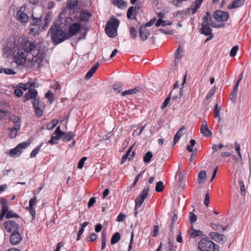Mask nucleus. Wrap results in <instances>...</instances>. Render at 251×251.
<instances>
[{
	"label": "nucleus",
	"mask_w": 251,
	"mask_h": 251,
	"mask_svg": "<svg viewBox=\"0 0 251 251\" xmlns=\"http://www.w3.org/2000/svg\"><path fill=\"white\" fill-rule=\"evenodd\" d=\"M45 57L44 50L40 45L30 41H26L23 46V50H19L15 55V62L18 65L37 70L42 65Z\"/></svg>",
	"instance_id": "nucleus-1"
},
{
	"label": "nucleus",
	"mask_w": 251,
	"mask_h": 251,
	"mask_svg": "<svg viewBox=\"0 0 251 251\" xmlns=\"http://www.w3.org/2000/svg\"><path fill=\"white\" fill-rule=\"evenodd\" d=\"M49 32L50 33L52 40L56 44L62 42L67 38L65 31L60 28L59 25L52 26Z\"/></svg>",
	"instance_id": "nucleus-2"
},
{
	"label": "nucleus",
	"mask_w": 251,
	"mask_h": 251,
	"mask_svg": "<svg viewBox=\"0 0 251 251\" xmlns=\"http://www.w3.org/2000/svg\"><path fill=\"white\" fill-rule=\"evenodd\" d=\"M198 249L201 251H219L218 245L208 238H202L198 242Z\"/></svg>",
	"instance_id": "nucleus-3"
},
{
	"label": "nucleus",
	"mask_w": 251,
	"mask_h": 251,
	"mask_svg": "<svg viewBox=\"0 0 251 251\" xmlns=\"http://www.w3.org/2000/svg\"><path fill=\"white\" fill-rule=\"evenodd\" d=\"M119 24V20L115 18L112 19L107 23L105 30L109 37L114 38L117 35V30Z\"/></svg>",
	"instance_id": "nucleus-4"
},
{
	"label": "nucleus",
	"mask_w": 251,
	"mask_h": 251,
	"mask_svg": "<svg viewBox=\"0 0 251 251\" xmlns=\"http://www.w3.org/2000/svg\"><path fill=\"white\" fill-rule=\"evenodd\" d=\"M211 22H213L211 21V15L209 12H207L206 15L202 17L201 28L200 29L201 33L205 36H208L211 33L212 29L210 27Z\"/></svg>",
	"instance_id": "nucleus-5"
},
{
	"label": "nucleus",
	"mask_w": 251,
	"mask_h": 251,
	"mask_svg": "<svg viewBox=\"0 0 251 251\" xmlns=\"http://www.w3.org/2000/svg\"><path fill=\"white\" fill-rule=\"evenodd\" d=\"M149 187L146 186L144 187L142 192L135 200V210H137L142 204L145 199L147 197L149 191Z\"/></svg>",
	"instance_id": "nucleus-6"
},
{
	"label": "nucleus",
	"mask_w": 251,
	"mask_h": 251,
	"mask_svg": "<svg viewBox=\"0 0 251 251\" xmlns=\"http://www.w3.org/2000/svg\"><path fill=\"white\" fill-rule=\"evenodd\" d=\"M213 16L216 21L224 22L227 20L229 15L227 12L218 10L214 13Z\"/></svg>",
	"instance_id": "nucleus-7"
},
{
	"label": "nucleus",
	"mask_w": 251,
	"mask_h": 251,
	"mask_svg": "<svg viewBox=\"0 0 251 251\" xmlns=\"http://www.w3.org/2000/svg\"><path fill=\"white\" fill-rule=\"evenodd\" d=\"M14 48L13 42L11 39H7L2 48L3 55L7 57L12 52Z\"/></svg>",
	"instance_id": "nucleus-8"
},
{
	"label": "nucleus",
	"mask_w": 251,
	"mask_h": 251,
	"mask_svg": "<svg viewBox=\"0 0 251 251\" xmlns=\"http://www.w3.org/2000/svg\"><path fill=\"white\" fill-rule=\"evenodd\" d=\"M4 227L6 231L8 232H14L19 230V225L13 221H8L3 224Z\"/></svg>",
	"instance_id": "nucleus-9"
},
{
	"label": "nucleus",
	"mask_w": 251,
	"mask_h": 251,
	"mask_svg": "<svg viewBox=\"0 0 251 251\" xmlns=\"http://www.w3.org/2000/svg\"><path fill=\"white\" fill-rule=\"evenodd\" d=\"M29 144L26 142H23L18 145L16 148L13 149L10 151V154L11 156H14L16 155H19L21 153V150L25 149L28 147Z\"/></svg>",
	"instance_id": "nucleus-10"
},
{
	"label": "nucleus",
	"mask_w": 251,
	"mask_h": 251,
	"mask_svg": "<svg viewBox=\"0 0 251 251\" xmlns=\"http://www.w3.org/2000/svg\"><path fill=\"white\" fill-rule=\"evenodd\" d=\"M62 135V131L60 129V126H58L52 135L50 140L48 141V143L50 144H56V141L61 137Z\"/></svg>",
	"instance_id": "nucleus-11"
},
{
	"label": "nucleus",
	"mask_w": 251,
	"mask_h": 251,
	"mask_svg": "<svg viewBox=\"0 0 251 251\" xmlns=\"http://www.w3.org/2000/svg\"><path fill=\"white\" fill-rule=\"evenodd\" d=\"M209 235L212 239L218 243L223 244L227 240L226 237L222 234H219L217 232H211Z\"/></svg>",
	"instance_id": "nucleus-12"
},
{
	"label": "nucleus",
	"mask_w": 251,
	"mask_h": 251,
	"mask_svg": "<svg viewBox=\"0 0 251 251\" xmlns=\"http://www.w3.org/2000/svg\"><path fill=\"white\" fill-rule=\"evenodd\" d=\"M25 7L22 6L17 13L18 20L21 23L26 22L28 19V16L24 12Z\"/></svg>",
	"instance_id": "nucleus-13"
},
{
	"label": "nucleus",
	"mask_w": 251,
	"mask_h": 251,
	"mask_svg": "<svg viewBox=\"0 0 251 251\" xmlns=\"http://www.w3.org/2000/svg\"><path fill=\"white\" fill-rule=\"evenodd\" d=\"M23 237L19 232V230L13 232L10 238V243L13 245L18 244L22 240Z\"/></svg>",
	"instance_id": "nucleus-14"
},
{
	"label": "nucleus",
	"mask_w": 251,
	"mask_h": 251,
	"mask_svg": "<svg viewBox=\"0 0 251 251\" xmlns=\"http://www.w3.org/2000/svg\"><path fill=\"white\" fill-rule=\"evenodd\" d=\"M81 26L79 23H75L71 25L69 29V33L71 36L77 34L80 30Z\"/></svg>",
	"instance_id": "nucleus-15"
},
{
	"label": "nucleus",
	"mask_w": 251,
	"mask_h": 251,
	"mask_svg": "<svg viewBox=\"0 0 251 251\" xmlns=\"http://www.w3.org/2000/svg\"><path fill=\"white\" fill-rule=\"evenodd\" d=\"M201 132L206 137H209L212 135L211 131L209 129L207 123L205 120L202 122L201 126Z\"/></svg>",
	"instance_id": "nucleus-16"
},
{
	"label": "nucleus",
	"mask_w": 251,
	"mask_h": 251,
	"mask_svg": "<svg viewBox=\"0 0 251 251\" xmlns=\"http://www.w3.org/2000/svg\"><path fill=\"white\" fill-rule=\"evenodd\" d=\"M139 33L140 38L143 41L146 40L150 35V32L146 27L141 26L139 29Z\"/></svg>",
	"instance_id": "nucleus-17"
},
{
	"label": "nucleus",
	"mask_w": 251,
	"mask_h": 251,
	"mask_svg": "<svg viewBox=\"0 0 251 251\" xmlns=\"http://www.w3.org/2000/svg\"><path fill=\"white\" fill-rule=\"evenodd\" d=\"M91 17V13L87 10H83L79 14L80 21L81 22H89Z\"/></svg>",
	"instance_id": "nucleus-18"
},
{
	"label": "nucleus",
	"mask_w": 251,
	"mask_h": 251,
	"mask_svg": "<svg viewBox=\"0 0 251 251\" xmlns=\"http://www.w3.org/2000/svg\"><path fill=\"white\" fill-rule=\"evenodd\" d=\"M37 91L33 88H30L27 93H26L24 96V101L30 99H33L37 96Z\"/></svg>",
	"instance_id": "nucleus-19"
},
{
	"label": "nucleus",
	"mask_w": 251,
	"mask_h": 251,
	"mask_svg": "<svg viewBox=\"0 0 251 251\" xmlns=\"http://www.w3.org/2000/svg\"><path fill=\"white\" fill-rule=\"evenodd\" d=\"M188 232L190 234L191 238H195L198 236L202 237L203 236L202 232L200 230L195 229L193 226L188 229Z\"/></svg>",
	"instance_id": "nucleus-20"
},
{
	"label": "nucleus",
	"mask_w": 251,
	"mask_h": 251,
	"mask_svg": "<svg viewBox=\"0 0 251 251\" xmlns=\"http://www.w3.org/2000/svg\"><path fill=\"white\" fill-rule=\"evenodd\" d=\"M21 126H19V125H14V126L12 128H8V130L10 131L9 136L11 138H15L17 135L18 132L20 129Z\"/></svg>",
	"instance_id": "nucleus-21"
},
{
	"label": "nucleus",
	"mask_w": 251,
	"mask_h": 251,
	"mask_svg": "<svg viewBox=\"0 0 251 251\" xmlns=\"http://www.w3.org/2000/svg\"><path fill=\"white\" fill-rule=\"evenodd\" d=\"M245 1V0H234L231 4L228 6V8L229 9L237 8L243 5Z\"/></svg>",
	"instance_id": "nucleus-22"
},
{
	"label": "nucleus",
	"mask_w": 251,
	"mask_h": 251,
	"mask_svg": "<svg viewBox=\"0 0 251 251\" xmlns=\"http://www.w3.org/2000/svg\"><path fill=\"white\" fill-rule=\"evenodd\" d=\"M202 0H196L195 2L193 3L191 7L188 8V10H191L192 11V14H195L197 11L198 9L200 7Z\"/></svg>",
	"instance_id": "nucleus-23"
},
{
	"label": "nucleus",
	"mask_w": 251,
	"mask_h": 251,
	"mask_svg": "<svg viewBox=\"0 0 251 251\" xmlns=\"http://www.w3.org/2000/svg\"><path fill=\"white\" fill-rule=\"evenodd\" d=\"M99 65H100V64L99 62H97L96 63H95V64L91 69V70L86 74L85 77L86 79L88 80L92 76L93 74L95 73V72L97 70Z\"/></svg>",
	"instance_id": "nucleus-24"
},
{
	"label": "nucleus",
	"mask_w": 251,
	"mask_h": 251,
	"mask_svg": "<svg viewBox=\"0 0 251 251\" xmlns=\"http://www.w3.org/2000/svg\"><path fill=\"white\" fill-rule=\"evenodd\" d=\"M62 140L63 141L68 142L70 141L74 136L75 134L72 132H64L62 131Z\"/></svg>",
	"instance_id": "nucleus-25"
},
{
	"label": "nucleus",
	"mask_w": 251,
	"mask_h": 251,
	"mask_svg": "<svg viewBox=\"0 0 251 251\" xmlns=\"http://www.w3.org/2000/svg\"><path fill=\"white\" fill-rule=\"evenodd\" d=\"M184 129H185V127L184 126H183L176 132V133L174 137L173 146H175L176 145V144L178 141L179 139L181 138V137L182 136V135L183 134L182 131Z\"/></svg>",
	"instance_id": "nucleus-26"
},
{
	"label": "nucleus",
	"mask_w": 251,
	"mask_h": 251,
	"mask_svg": "<svg viewBox=\"0 0 251 251\" xmlns=\"http://www.w3.org/2000/svg\"><path fill=\"white\" fill-rule=\"evenodd\" d=\"M140 90V88L139 87H135L133 89L126 90L122 92L121 94L123 96H125L126 95H131L133 94H136L139 92Z\"/></svg>",
	"instance_id": "nucleus-27"
},
{
	"label": "nucleus",
	"mask_w": 251,
	"mask_h": 251,
	"mask_svg": "<svg viewBox=\"0 0 251 251\" xmlns=\"http://www.w3.org/2000/svg\"><path fill=\"white\" fill-rule=\"evenodd\" d=\"M9 120L12 122L15 125H19V126H21V120H20L19 117H17L16 116L10 114L9 115Z\"/></svg>",
	"instance_id": "nucleus-28"
},
{
	"label": "nucleus",
	"mask_w": 251,
	"mask_h": 251,
	"mask_svg": "<svg viewBox=\"0 0 251 251\" xmlns=\"http://www.w3.org/2000/svg\"><path fill=\"white\" fill-rule=\"evenodd\" d=\"M206 173L205 171L201 170L198 175V183L201 184L203 183L206 179Z\"/></svg>",
	"instance_id": "nucleus-29"
},
{
	"label": "nucleus",
	"mask_w": 251,
	"mask_h": 251,
	"mask_svg": "<svg viewBox=\"0 0 251 251\" xmlns=\"http://www.w3.org/2000/svg\"><path fill=\"white\" fill-rule=\"evenodd\" d=\"M77 4V0H68L66 3L67 7L71 9H74Z\"/></svg>",
	"instance_id": "nucleus-30"
},
{
	"label": "nucleus",
	"mask_w": 251,
	"mask_h": 251,
	"mask_svg": "<svg viewBox=\"0 0 251 251\" xmlns=\"http://www.w3.org/2000/svg\"><path fill=\"white\" fill-rule=\"evenodd\" d=\"M113 4L119 8H123L126 6V2L122 0H112Z\"/></svg>",
	"instance_id": "nucleus-31"
},
{
	"label": "nucleus",
	"mask_w": 251,
	"mask_h": 251,
	"mask_svg": "<svg viewBox=\"0 0 251 251\" xmlns=\"http://www.w3.org/2000/svg\"><path fill=\"white\" fill-rule=\"evenodd\" d=\"M121 238V235L119 232H116L112 236V238L111 239L110 243L111 244H114L117 243Z\"/></svg>",
	"instance_id": "nucleus-32"
},
{
	"label": "nucleus",
	"mask_w": 251,
	"mask_h": 251,
	"mask_svg": "<svg viewBox=\"0 0 251 251\" xmlns=\"http://www.w3.org/2000/svg\"><path fill=\"white\" fill-rule=\"evenodd\" d=\"M211 226L212 228V229H213L214 230H218V231H224L227 227V226H226V227H224L218 224H214V223H212L211 224Z\"/></svg>",
	"instance_id": "nucleus-33"
},
{
	"label": "nucleus",
	"mask_w": 251,
	"mask_h": 251,
	"mask_svg": "<svg viewBox=\"0 0 251 251\" xmlns=\"http://www.w3.org/2000/svg\"><path fill=\"white\" fill-rule=\"evenodd\" d=\"M152 157V153L151 151H148L144 155L143 157V160L145 163H148L151 161V158Z\"/></svg>",
	"instance_id": "nucleus-34"
},
{
	"label": "nucleus",
	"mask_w": 251,
	"mask_h": 251,
	"mask_svg": "<svg viewBox=\"0 0 251 251\" xmlns=\"http://www.w3.org/2000/svg\"><path fill=\"white\" fill-rule=\"evenodd\" d=\"M113 88L115 92L120 93L122 90V84L121 82L114 83Z\"/></svg>",
	"instance_id": "nucleus-35"
},
{
	"label": "nucleus",
	"mask_w": 251,
	"mask_h": 251,
	"mask_svg": "<svg viewBox=\"0 0 251 251\" xmlns=\"http://www.w3.org/2000/svg\"><path fill=\"white\" fill-rule=\"evenodd\" d=\"M189 222L191 225H192L197 221V216L193 212H191L189 213Z\"/></svg>",
	"instance_id": "nucleus-36"
},
{
	"label": "nucleus",
	"mask_w": 251,
	"mask_h": 251,
	"mask_svg": "<svg viewBox=\"0 0 251 251\" xmlns=\"http://www.w3.org/2000/svg\"><path fill=\"white\" fill-rule=\"evenodd\" d=\"M58 121L56 119L53 120L51 123H49L47 125V128L49 130H51L55 127L57 124H58Z\"/></svg>",
	"instance_id": "nucleus-37"
},
{
	"label": "nucleus",
	"mask_w": 251,
	"mask_h": 251,
	"mask_svg": "<svg viewBox=\"0 0 251 251\" xmlns=\"http://www.w3.org/2000/svg\"><path fill=\"white\" fill-rule=\"evenodd\" d=\"M164 185L162 181L158 182L155 186V191L158 192H162L164 189Z\"/></svg>",
	"instance_id": "nucleus-38"
},
{
	"label": "nucleus",
	"mask_w": 251,
	"mask_h": 251,
	"mask_svg": "<svg viewBox=\"0 0 251 251\" xmlns=\"http://www.w3.org/2000/svg\"><path fill=\"white\" fill-rule=\"evenodd\" d=\"M226 147V146L223 145L222 144H219L218 145L216 144H213L212 146V150H213V152H216L218 151V150L221 149L223 148Z\"/></svg>",
	"instance_id": "nucleus-39"
},
{
	"label": "nucleus",
	"mask_w": 251,
	"mask_h": 251,
	"mask_svg": "<svg viewBox=\"0 0 251 251\" xmlns=\"http://www.w3.org/2000/svg\"><path fill=\"white\" fill-rule=\"evenodd\" d=\"M173 92H172L169 96L166 98V99L163 102V104H162V105L161 106V108L162 109H164L168 105V104L169 103V101H170V100H171V96L173 94Z\"/></svg>",
	"instance_id": "nucleus-40"
},
{
	"label": "nucleus",
	"mask_w": 251,
	"mask_h": 251,
	"mask_svg": "<svg viewBox=\"0 0 251 251\" xmlns=\"http://www.w3.org/2000/svg\"><path fill=\"white\" fill-rule=\"evenodd\" d=\"M2 204V212L6 214L8 212V207L7 204V201L5 200H2L1 201Z\"/></svg>",
	"instance_id": "nucleus-41"
},
{
	"label": "nucleus",
	"mask_w": 251,
	"mask_h": 251,
	"mask_svg": "<svg viewBox=\"0 0 251 251\" xmlns=\"http://www.w3.org/2000/svg\"><path fill=\"white\" fill-rule=\"evenodd\" d=\"M238 93V89H233V90L230 95V100L234 102L237 98V95Z\"/></svg>",
	"instance_id": "nucleus-42"
},
{
	"label": "nucleus",
	"mask_w": 251,
	"mask_h": 251,
	"mask_svg": "<svg viewBox=\"0 0 251 251\" xmlns=\"http://www.w3.org/2000/svg\"><path fill=\"white\" fill-rule=\"evenodd\" d=\"M129 33L132 38L135 39L137 37V31L134 27L129 28Z\"/></svg>",
	"instance_id": "nucleus-43"
},
{
	"label": "nucleus",
	"mask_w": 251,
	"mask_h": 251,
	"mask_svg": "<svg viewBox=\"0 0 251 251\" xmlns=\"http://www.w3.org/2000/svg\"><path fill=\"white\" fill-rule=\"evenodd\" d=\"M36 202L37 198L35 196L30 200L29 202V207L27 208L29 209H32L33 206L36 204Z\"/></svg>",
	"instance_id": "nucleus-44"
},
{
	"label": "nucleus",
	"mask_w": 251,
	"mask_h": 251,
	"mask_svg": "<svg viewBox=\"0 0 251 251\" xmlns=\"http://www.w3.org/2000/svg\"><path fill=\"white\" fill-rule=\"evenodd\" d=\"M45 97L48 99L50 103H51L54 100L53 95L52 93L49 91L45 94Z\"/></svg>",
	"instance_id": "nucleus-45"
},
{
	"label": "nucleus",
	"mask_w": 251,
	"mask_h": 251,
	"mask_svg": "<svg viewBox=\"0 0 251 251\" xmlns=\"http://www.w3.org/2000/svg\"><path fill=\"white\" fill-rule=\"evenodd\" d=\"M239 183L240 186L241 194L242 196H244L246 194L245 187L244 182L242 180H240L239 181Z\"/></svg>",
	"instance_id": "nucleus-46"
},
{
	"label": "nucleus",
	"mask_w": 251,
	"mask_h": 251,
	"mask_svg": "<svg viewBox=\"0 0 251 251\" xmlns=\"http://www.w3.org/2000/svg\"><path fill=\"white\" fill-rule=\"evenodd\" d=\"M18 87L20 89H22L24 90H26L28 89H30V85H29V81H28L26 83H20L18 85Z\"/></svg>",
	"instance_id": "nucleus-47"
},
{
	"label": "nucleus",
	"mask_w": 251,
	"mask_h": 251,
	"mask_svg": "<svg viewBox=\"0 0 251 251\" xmlns=\"http://www.w3.org/2000/svg\"><path fill=\"white\" fill-rule=\"evenodd\" d=\"M220 109L218 108V104L216 103L214 108V116L215 118L219 117L220 116Z\"/></svg>",
	"instance_id": "nucleus-48"
},
{
	"label": "nucleus",
	"mask_w": 251,
	"mask_h": 251,
	"mask_svg": "<svg viewBox=\"0 0 251 251\" xmlns=\"http://www.w3.org/2000/svg\"><path fill=\"white\" fill-rule=\"evenodd\" d=\"M134 11V8L133 6L130 7L127 11V18L128 19H132V16L133 15V13Z\"/></svg>",
	"instance_id": "nucleus-49"
},
{
	"label": "nucleus",
	"mask_w": 251,
	"mask_h": 251,
	"mask_svg": "<svg viewBox=\"0 0 251 251\" xmlns=\"http://www.w3.org/2000/svg\"><path fill=\"white\" fill-rule=\"evenodd\" d=\"M33 100V101L32 102V104L34 108H38V107L42 106L40 105L39 99L37 97V96H36Z\"/></svg>",
	"instance_id": "nucleus-50"
},
{
	"label": "nucleus",
	"mask_w": 251,
	"mask_h": 251,
	"mask_svg": "<svg viewBox=\"0 0 251 251\" xmlns=\"http://www.w3.org/2000/svg\"><path fill=\"white\" fill-rule=\"evenodd\" d=\"M183 51V49L180 46L177 49V50L176 52V58L179 59L181 57L182 55L181 53Z\"/></svg>",
	"instance_id": "nucleus-51"
},
{
	"label": "nucleus",
	"mask_w": 251,
	"mask_h": 251,
	"mask_svg": "<svg viewBox=\"0 0 251 251\" xmlns=\"http://www.w3.org/2000/svg\"><path fill=\"white\" fill-rule=\"evenodd\" d=\"M35 112L37 117H41L43 114L42 106L34 108Z\"/></svg>",
	"instance_id": "nucleus-52"
},
{
	"label": "nucleus",
	"mask_w": 251,
	"mask_h": 251,
	"mask_svg": "<svg viewBox=\"0 0 251 251\" xmlns=\"http://www.w3.org/2000/svg\"><path fill=\"white\" fill-rule=\"evenodd\" d=\"M40 149V146L35 148L31 152L30 157L33 158L36 156Z\"/></svg>",
	"instance_id": "nucleus-53"
},
{
	"label": "nucleus",
	"mask_w": 251,
	"mask_h": 251,
	"mask_svg": "<svg viewBox=\"0 0 251 251\" xmlns=\"http://www.w3.org/2000/svg\"><path fill=\"white\" fill-rule=\"evenodd\" d=\"M167 24L165 23V21H163L162 19H159L156 23H155L156 26H159L160 25H162L163 26H165ZM167 25H171L170 23H168Z\"/></svg>",
	"instance_id": "nucleus-54"
},
{
	"label": "nucleus",
	"mask_w": 251,
	"mask_h": 251,
	"mask_svg": "<svg viewBox=\"0 0 251 251\" xmlns=\"http://www.w3.org/2000/svg\"><path fill=\"white\" fill-rule=\"evenodd\" d=\"M5 217L6 218L9 219L12 217H18V215L15 213H13L12 211H10L5 214Z\"/></svg>",
	"instance_id": "nucleus-55"
},
{
	"label": "nucleus",
	"mask_w": 251,
	"mask_h": 251,
	"mask_svg": "<svg viewBox=\"0 0 251 251\" xmlns=\"http://www.w3.org/2000/svg\"><path fill=\"white\" fill-rule=\"evenodd\" d=\"M238 50V47L237 46L233 47L230 50V55L232 57H234L236 54Z\"/></svg>",
	"instance_id": "nucleus-56"
},
{
	"label": "nucleus",
	"mask_w": 251,
	"mask_h": 251,
	"mask_svg": "<svg viewBox=\"0 0 251 251\" xmlns=\"http://www.w3.org/2000/svg\"><path fill=\"white\" fill-rule=\"evenodd\" d=\"M211 25L215 28H222L225 26V24L222 23L217 24L214 22H211Z\"/></svg>",
	"instance_id": "nucleus-57"
},
{
	"label": "nucleus",
	"mask_w": 251,
	"mask_h": 251,
	"mask_svg": "<svg viewBox=\"0 0 251 251\" xmlns=\"http://www.w3.org/2000/svg\"><path fill=\"white\" fill-rule=\"evenodd\" d=\"M126 217V216L125 214H124L123 213H120L118 215L116 220L117 222H123V221H124L125 220Z\"/></svg>",
	"instance_id": "nucleus-58"
},
{
	"label": "nucleus",
	"mask_w": 251,
	"mask_h": 251,
	"mask_svg": "<svg viewBox=\"0 0 251 251\" xmlns=\"http://www.w3.org/2000/svg\"><path fill=\"white\" fill-rule=\"evenodd\" d=\"M32 17H33V21H32V22L31 23V25H39L40 22H41L40 18H35L33 17V15H32Z\"/></svg>",
	"instance_id": "nucleus-59"
},
{
	"label": "nucleus",
	"mask_w": 251,
	"mask_h": 251,
	"mask_svg": "<svg viewBox=\"0 0 251 251\" xmlns=\"http://www.w3.org/2000/svg\"><path fill=\"white\" fill-rule=\"evenodd\" d=\"M3 72L6 75H13L15 74V71L10 68L4 69Z\"/></svg>",
	"instance_id": "nucleus-60"
},
{
	"label": "nucleus",
	"mask_w": 251,
	"mask_h": 251,
	"mask_svg": "<svg viewBox=\"0 0 251 251\" xmlns=\"http://www.w3.org/2000/svg\"><path fill=\"white\" fill-rule=\"evenodd\" d=\"M14 94L15 95L18 97H21L23 94V92L22 91L21 89H16L14 90Z\"/></svg>",
	"instance_id": "nucleus-61"
},
{
	"label": "nucleus",
	"mask_w": 251,
	"mask_h": 251,
	"mask_svg": "<svg viewBox=\"0 0 251 251\" xmlns=\"http://www.w3.org/2000/svg\"><path fill=\"white\" fill-rule=\"evenodd\" d=\"M134 234L133 233H131L130 243L128 246V249L127 251H130L133 246Z\"/></svg>",
	"instance_id": "nucleus-62"
},
{
	"label": "nucleus",
	"mask_w": 251,
	"mask_h": 251,
	"mask_svg": "<svg viewBox=\"0 0 251 251\" xmlns=\"http://www.w3.org/2000/svg\"><path fill=\"white\" fill-rule=\"evenodd\" d=\"M96 202V199L95 197L91 198L88 202V207L89 208L91 207L93 204Z\"/></svg>",
	"instance_id": "nucleus-63"
},
{
	"label": "nucleus",
	"mask_w": 251,
	"mask_h": 251,
	"mask_svg": "<svg viewBox=\"0 0 251 251\" xmlns=\"http://www.w3.org/2000/svg\"><path fill=\"white\" fill-rule=\"evenodd\" d=\"M209 196L208 193H207L205 195L204 203V204L206 206H208V204H209Z\"/></svg>",
	"instance_id": "nucleus-64"
}]
</instances>
